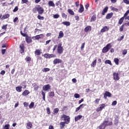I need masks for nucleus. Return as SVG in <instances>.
Segmentation results:
<instances>
[{
    "mask_svg": "<svg viewBox=\"0 0 129 129\" xmlns=\"http://www.w3.org/2000/svg\"><path fill=\"white\" fill-rule=\"evenodd\" d=\"M105 94L106 96H108V97H111V93H110V92H106Z\"/></svg>",
    "mask_w": 129,
    "mask_h": 129,
    "instance_id": "38",
    "label": "nucleus"
},
{
    "mask_svg": "<svg viewBox=\"0 0 129 129\" xmlns=\"http://www.w3.org/2000/svg\"><path fill=\"white\" fill-rule=\"evenodd\" d=\"M35 10H36V11L38 12L39 15H42V14L44 13V9H43V8L42 7L36 8L33 9V11H35Z\"/></svg>",
    "mask_w": 129,
    "mask_h": 129,
    "instance_id": "3",
    "label": "nucleus"
},
{
    "mask_svg": "<svg viewBox=\"0 0 129 129\" xmlns=\"http://www.w3.org/2000/svg\"><path fill=\"white\" fill-rule=\"evenodd\" d=\"M114 62L115 63L116 65H118L119 59H118L117 58H115L114 59Z\"/></svg>",
    "mask_w": 129,
    "mask_h": 129,
    "instance_id": "35",
    "label": "nucleus"
},
{
    "mask_svg": "<svg viewBox=\"0 0 129 129\" xmlns=\"http://www.w3.org/2000/svg\"><path fill=\"white\" fill-rule=\"evenodd\" d=\"M29 94H30V91L27 90H25L22 93L23 96H27V95H28Z\"/></svg>",
    "mask_w": 129,
    "mask_h": 129,
    "instance_id": "13",
    "label": "nucleus"
},
{
    "mask_svg": "<svg viewBox=\"0 0 129 129\" xmlns=\"http://www.w3.org/2000/svg\"><path fill=\"white\" fill-rule=\"evenodd\" d=\"M62 25L67 26V27L70 25V22L68 21H64L62 23Z\"/></svg>",
    "mask_w": 129,
    "mask_h": 129,
    "instance_id": "31",
    "label": "nucleus"
},
{
    "mask_svg": "<svg viewBox=\"0 0 129 129\" xmlns=\"http://www.w3.org/2000/svg\"><path fill=\"white\" fill-rule=\"evenodd\" d=\"M35 55H40V54H42V52H41V50L39 49H36L35 51Z\"/></svg>",
    "mask_w": 129,
    "mask_h": 129,
    "instance_id": "29",
    "label": "nucleus"
},
{
    "mask_svg": "<svg viewBox=\"0 0 129 129\" xmlns=\"http://www.w3.org/2000/svg\"><path fill=\"white\" fill-rule=\"evenodd\" d=\"M38 89H39V86L37 85H34V90H35V91H37V90H38Z\"/></svg>",
    "mask_w": 129,
    "mask_h": 129,
    "instance_id": "53",
    "label": "nucleus"
},
{
    "mask_svg": "<svg viewBox=\"0 0 129 129\" xmlns=\"http://www.w3.org/2000/svg\"><path fill=\"white\" fill-rule=\"evenodd\" d=\"M82 106H85V104H82L81 105H80V106H79L78 107H77L76 109V112H77V111H79V110H80V109L81 108V107Z\"/></svg>",
    "mask_w": 129,
    "mask_h": 129,
    "instance_id": "23",
    "label": "nucleus"
},
{
    "mask_svg": "<svg viewBox=\"0 0 129 129\" xmlns=\"http://www.w3.org/2000/svg\"><path fill=\"white\" fill-rule=\"evenodd\" d=\"M84 12V7H83V5H80V8L79 10V13H83Z\"/></svg>",
    "mask_w": 129,
    "mask_h": 129,
    "instance_id": "21",
    "label": "nucleus"
},
{
    "mask_svg": "<svg viewBox=\"0 0 129 129\" xmlns=\"http://www.w3.org/2000/svg\"><path fill=\"white\" fill-rule=\"evenodd\" d=\"M105 107V104H102L100 105V107L97 108V109H96V111H97V112H98V111H101V110H102V109Z\"/></svg>",
    "mask_w": 129,
    "mask_h": 129,
    "instance_id": "7",
    "label": "nucleus"
},
{
    "mask_svg": "<svg viewBox=\"0 0 129 129\" xmlns=\"http://www.w3.org/2000/svg\"><path fill=\"white\" fill-rule=\"evenodd\" d=\"M34 106H35V103L34 102H32L29 105V107L30 109H31V108H33Z\"/></svg>",
    "mask_w": 129,
    "mask_h": 129,
    "instance_id": "33",
    "label": "nucleus"
},
{
    "mask_svg": "<svg viewBox=\"0 0 129 129\" xmlns=\"http://www.w3.org/2000/svg\"><path fill=\"white\" fill-rule=\"evenodd\" d=\"M42 95L43 96V100H44V101H46V98H45V96H46V94H45V92H44L43 91L42 92Z\"/></svg>",
    "mask_w": 129,
    "mask_h": 129,
    "instance_id": "36",
    "label": "nucleus"
},
{
    "mask_svg": "<svg viewBox=\"0 0 129 129\" xmlns=\"http://www.w3.org/2000/svg\"><path fill=\"white\" fill-rule=\"evenodd\" d=\"M105 64H109L110 66H112V63H111V61L108 59H107L105 61Z\"/></svg>",
    "mask_w": 129,
    "mask_h": 129,
    "instance_id": "32",
    "label": "nucleus"
},
{
    "mask_svg": "<svg viewBox=\"0 0 129 129\" xmlns=\"http://www.w3.org/2000/svg\"><path fill=\"white\" fill-rule=\"evenodd\" d=\"M10 18V14H5L1 18V20L3 21V20H6V19H9Z\"/></svg>",
    "mask_w": 129,
    "mask_h": 129,
    "instance_id": "10",
    "label": "nucleus"
},
{
    "mask_svg": "<svg viewBox=\"0 0 129 129\" xmlns=\"http://www.w3.org/2000/svg\"><path fill=\"white\" fill-rule=\"evenodd\" d=\"M38 36H39V38L40 39H43V38H44V35L43 34L38 35Z\"/></svg>",
    "mask_w": 129,
    "mask_h": 129,
    "instance_id": "64",
    "label": "nucleus"
},
{
    "mask_svg": "<svg viewBox=\"0 0 129 129\" xmlns=\"http://www.w3.org/2000/svg\"><path fill=\"white\" fill-rule=\"evenodd\" d=\"M111 124H112V122H110L107 124V121H105L103 123L97 127V129H105L106 125H111Z\"/></svg>",
    "mask_w": 129,
    "mask_h": 129,
    "instance_id": "1",
    "label": "nucleus"
},
{
    "mask_svg": "<svg viewBox=\"0 0 129 129\" xmlns=\"http://www.w3.org/2000/svg\"><path fill=\"white\" fill-rule=\"evenodd\" d=\"M91 31V27L88 26L85 28V32L87 33L88 32H90Z\"/></svg>",
    "mask_w": 129,
    "mask_h": 129,
    "instance_id": "24",
    "label": "nucleus"
},
{
    "mask_svg": "<svg viewBox=\"0 0 129 129\" xmlns=\"http://www.w3.org/2000/svg\"><path fill=\"white\" fill-rule=\"evenodd\" d=\"M123 2L127 5H129V1L128 0H123Z\"/></svg>",
    "mask_w": 129,
    "mask_h": 129,
    "instance_id": "62",
    "label": "nucleus"
},
{
    "mask_svg": "<svg viewBox=\"0 0 129 129\" xmlns=\"http://www.w3.org/2000/svg\"><path fill=\"white\" fill-rule=\"evenodd\" d=\"M82 118V115H79L75 117V121H78V120H79V119H81Z\"/></svg>",
    "mask_w": 129,
    "mask_h": 129,
    "instance_id": "20",
    "label": "nucleus"
},
{
    "mask_svg": "<svg viewBox=\"0 0 129 129\" xmlns=\"http://www.w3.org/2000/svg\"><path fill=\"white\" fill-rule=\"evenodd\" d=\"M108 49L106 48V47H104L102 49L103 53H106L107 52H108Z\"/></svg>",
    "mask_w": 129,
    "mask_h": 129,
    "instance_id": "37",
    "label": "nucleus"
},
{
    "mask_svg": "<svg viewBox=\"0 0 129 129\" xmlns=\"http://www.w3.org/2000/svg\"><path fill=\"white\" fill-rule=\"evenodd\" d=\"M33 38H34L35 40H40V36H39V35L33 37Z\"/></svg>",
    "mask_w": 129,
    "mask_h": 129,
    "instance_id": "48",
    "label": "nucleus"
},
{
    "mask_svg": "<svg viewBox=\"0 0 129 129\" xmlns=\"http://www.w3.org/2000/svg\"><path fill=\"white\" fill-rule=\"evenodd\" d=\"M44 56L45 58H46V59H48V58H50V54L45 53V54H44Z\"/></svg>",
    "mask_w": 129,
    "mask_h": 129,
    "instance_id": "43",
    "label": "nucleus"
},
{
    "mask_svg": "<svg viewBox=\"0 0 129 129\" xmlns=\"http://www.w3.org/2000/svg\"><path fill=\"white\" fill-rule=\"evenodd\" d=\"M20 48L21 53H24V51H25V46L24 45V44L20 45Z\"/></svg>",
    "mask_w": 129,
    "mask_h": 129,
    "instance_id": "15",
    "label": "nucleus"
},
{
    "mask_svg": "<svg viewBox=\"0 0 129 129\" xmlns=\"http://www.w3.org/2000/svg\"><path fill=\"white\" fill-rule=\"evenodd\" d=\"M74 97H75V98H79V97H80V95L76 93V94H75Z\"/></svg>",
    "mask_w": 129,
    "mask_h": 129,
    "instance_id": "50",
    "label": "nucleus"
},
{
    "mask_svg": "<svg viewBox=\"0 0 129 129\" xmlns=\"http://www.w3.org/2000/svg\"><path fill=\"white\" fill-rule=\"evenodd\" d=\"M20 33H21V34L22 35V36H23V37H26L28 36V34L23 33L22 31H21Z\"/></svg>",
    "mask_w": 129,
    "mask_h": 129,
    "instance_id": "49",
    "label": "nucleus"
},
{
    "mask_svg": "<svg viewBox=\"0 0 129 129\" xmlns=\"http://www.w3.org/2000/svg\"><path fill=\"white\" fill-rule=\"evenodd\" d=\"M25 60H26V61H31V57H27L25 58Z\"/></svg>",
    "mask_w": 129,
    "mask_h": 129,
    "instance_id": "61",
    "label": "nucleus"
},
{
    "mask_svg": "<svg viewBox=\"0 0 129 129\" xmlns=\"http://www.w3.org/2000/svg\"><path fill=\"white\" fill-rule=\"evenodd\" d=\"M117 103V102L116 101H114L112 103V106H114V105H116V104Z\"/></svg>",
    "mask_w": 129,
    "mask_h": 129,
    "instance_id": "60",
    "label": "nucleus"
},
{
    "mask_svg": "<svg viewBox=\"0 0 129 129\" xmlns=\"http://www.w3.org/2000/svg\"><path fill=\"white\" fill-rule=\"evenodd\" d=\"M65 123H66V122H61L60 123V129H63L64 128V126H65Z\"/></svg>",
    "mask_w": 129,
    "mask_h": 129,
    "instance_id": "27",
    "label": "nucleus"
},
{
    "mask_svg": "<svg viewBox=\"0 0 129 129\" xmlns=\"http://www.w3.org/2000/svg\"><path fill=\"white\" fill-rule=\"evenodd\" d=\"M124 20V17H121L120 19H119V21H118V24H119V25H121V24H122V23H123V20Z\"/></svg>",
    "mask_w": 129,
    "mask_h": 129,
    "instance_id": "26",
    "label": "nucleus"
},
{
    "mask_svg": "<svg viewBox=\"0 0 129 129\" xmlns=\"http://www.w3.org/2000/svg\"><path fill=\"white\" fill-rule=\"evenodd\" d=\"M26 81H23L21 83V85H22V86H23V89H25V88H26L27 87V85H26Z\"/></svg>",
    "mask_w": 129,
    "mask_h": 129,
    "instance_id": "25",
    "label": "nucleus"
},
{
    "mask_svg": "<svg viewBox=\"0 0 129 129\" xmlns=\"http://www.w3.org/2000/svg\"><path fill=\"white\" fill-rule=\"evenodd\" d=\"M96 21V16L93 15L90 20V22H95Z\"/></svg>",
    "mask_w": 129,
    "mask_h": 129,
    "instance_id": "30",
    "label": "nucleus"
},
{
    "mask_svg": "<svg viewBox=\"0 0 129 129\" xmlns=\"http://www.w3.org/2000/svg\"><path fill=\"white\" fill-rule=\"evenodd\" d=\"M46 110H47V114H50V113H51V111H50V108L47 107V108H46Z\"/></svg>",
    "mask_w": 129,
    "mask_h": 129,
    "instance_id": "54",
    "label": "nucleus"
},
{
    "mask_svg": "<svg viewBox=\"0 0 129 129\" xmlns=\"http://www.w3.org/2000/svg\"><path fill=\"white\" fill-rule=\"evenodd\" d=\"M22 4H27L28 3V0H22Z\"/></svg>",
    "mask_w": 129,
    "mask_h": 129,
    "instance_id": "63",
    "label": "nucleus"
},
{
    "mask_svg": "<svg viewBox=\"0 0 129 129\" xmlns=\"http://www.w3.org/2000/svg\"><path fill=\"white\" fill-rule=\"evenodd\" d=\"M48 6L49 7H55V4H54V2H53V1H49L48 2Z\"/></svg>",
    "mask_w": 129,
    "mask_h": 129,
    "instance_id": "28",
    "label": "nucleus"
},
{
    "mask_svg": "<svg viewBox=\"0 0 129 129\" xmlns=\"http://www.w3.org/2000/svg\"><path fill=\"white\" fill-rule=\"evenodd\" d=\"M23 104H24V106L25 107H28V106H29V103L26 102H25L23 103Z\"/></svg>",
    "mask_w": 129,
    "mask_h": 129,
    "instance_id": "51",
    "label": "nucleus"
},
{
    "mask_svg": "<svg viewBox=\"0 0 129 129\" xmlns=\"http://www.w3.org/2000/svg\"><path fill=\"white\" fill-rule=\"evenodd\" d=\"M37 18L38 19V20H44V19H45V18H44V17L41 16L40 15H38Z\"/></svg>",
    "mask_w": 129,
    "mask_h": 129,
    "instance_id": "44",
    "label": "nucleus"
},
{
    "mask_svg": "<svg viewBox=\"0 0 129 129\" xmlns=\"http://www.w3.org/2000/svg\"><path fill=\"white\" fill-rule=\"evenodd\" d=\"M42 71L43 72H48V71H50V69L45 68L42 70Z\"/></svg>",
    "mask_w": 129,
    "mask_h": 129,
    "instance_id": "41",
    "label": "nucleus"
},
{
    "mask_svg": "<svg viewBox=\"0 0 129 129\" xmlns=\"http://www.w3.org/2000/svg\"><path fill=\"white\" fill-rule=\"evenodd\" d=\"M68 12L70 15L74 16V12H73V11H72L71 9H69Z\"/></svg>",
    "mask_w": 129,
    "mask_h": 129,
    "instance_id": "40",
    "label": "nucleus"
},
{
    "mask_svg": "<svg viewBox=\"0 0 129 129\" xmlns=\"http://www.w3.org/2000/svg\"><path fill=\"white\" fill-rule=\"evenodd\" d=\"M108 10V7H105L102 12V16H104V15H105L106 13H107V11Z\"/></svg>",
    "mask_w": 129,
    "mask_h": 129,
    "instance_id": "17",
    "label": "nucleus"
},
{
    "mask_svg": "<svg viewBox=\"0 0 129 129\" xmlns=\"http://www.w3.org/2000/svg\"><path fill=\"white\" fill-rule=\"evenodd\" d=\"M18 10H19V8H18V7L16 6L13 10L14 13H16V12H17Z\"/></svg>",
    "mask_w": 129,
    "mask_h": 129,
    "instance_id": "56",
    "label": "nucleus"
},
{
    "mask_svg": "<svg viewBox=\"0 0 129 129\" xmlns=\"http://www.w3.org/2000/svg\"><path fill=\"white\" fill-rule=\"evenodd\" d=\"M25 39L27 43H28V44H30V43L32 42V39L31 38V37H29V36L27 35Z\"/></svg>",
    "mask_w": 129,
    "mask_h": 129,
    "instance_id": "11",
    "label": "nucleus"
},
{
    "mask_svg": "<svg viewBox=\"0 0 129 129\" xmlns=\"http://www.w3.org/2000/svg\"><path fill=\"white\" fill-rule=\"evenodd\" d=\"M10 128V124H6L4 127V129H9Z\"/></svg>",
    "mask_w": 129,
    "mask_h": 129,
    "instance_id": "47",
    "label": "nucleus"
},
{
    "mask_svg": "<svg viewBox=\"0 0 129 129\" xmlns=\"http://www.w3.org/2000/svg\"><path fill=\"white\" fill-rule=\"evenodd\" d=\"M109 30V27L105 26L101 30V33H104V32H107Z\"/></svg>",
    "mask_w": 129,
    "mask_h": 129,
    "instance_id": "8",
    "label": "nucleus"
},
{
    "mask_svg": "<svg viewBox=\"0 0 129 129\" xmlns=\"http://www.w3.org/2000/svg\"><path fill=\"white\" fill-rule=\"evenodd\" d=\"M48 96H49V97L51 98H53V97L55 96V93L54 92H50L48 93Z\"/></svg>",
    "mask_w": 129,
    "mask_h": 129,
    "instance_id": "22",
    "label": "nucleus"
},
{
    "mask_svg": "<svg viewBox=\"0 0 129 129\" xmlns=\"http://www.w3.org/2000/svg\"><path fill=\"white\" fill-rule=\"evenodd\" d=\"M97 61L96 59H95V60H94L92 63L91 64V67H92L93 68H94V67H95V66H96V63H97Z\"/></svg>",
    "mask_w": 129,
    "mask_h": 129,
    "instance_id": "19",
    "label": "nucleus"
},
{
    "mask_svg": "<svg viewBox=\"0 0 129 129\" xmlns=\"http://www.w3.org/2000/svg\"><path fill=\"white\" fill-rule=\"evenodd\" d=\"M112 16H113V13H109V14H107V15L106 16V19H107V20L111 19V18L112 17Z\"/></svg>",
    "mask_w": 129,
    "mask_h": 129,
    "instance_id": "12",
    "label": "nucleus"
},
{
    "mask_svg": "<svg viewBox=\"0 0 129 129\" xmlns=\"http://www.w3.org/2000/svg\"><path fill=\"white\" fill-rule=\"evenodd\" d=\"M60 63H62V60L60 59L56 58L53 60V64H59Z\"/></svg>",
    "mask_w": 129,
    "mask_h": 129,
    "instance_id": "9",
    "label": "nucleus"
},
{
    "mask_svg": "<svg viewBox=\"0 0 129 129\" xmlns=\"http://www.w3.org/2000/svg\"><path fill=\"white\" fill-rule=\"evenodd\" d=\"M22 88H23L22 86H19L16 87V90L17 92H22Z\"/></svg>",
    "mask_w": 129,
    "mask_h": 129,
    "instance_id": "14",
    "label": "nucleus"
},
{
    "mask_svg": "<svg viewBox=\"0 0 129 129\" xmlns=\"http://www.w3.org/2000/svg\"><path fill=\"white\" fill-rule=\"evenodd\" d=\"M61 118L65 121L64 122H66L67 124H68L69 122H70V117H69V116L63 114L61 115Z\"/></svg>",
    "mask_w": 129,
    "mask_h": 129,
    "instance_id": "2",
    "label": "nucleus"
},
{
    "mask_svg": "<svg viewBox=\"0 0 129 129\" xmlns=\"http://www.w3.org/2000/svg\"><path fill=\"white\" fill-rule=\"evenodd\" d=\"M63 37H64V33H63V31H60L58 36V39H61V38H63Z\"/></svg>",
    "mask_w": 129,
    "mask_h": 129,
    "instance_id": "18",
    "label": "nucleus"
},
{
    "mask_svg": "<svg viewBox=\"0 0 129 129\" xmlns=\"http://www.w3.org/2000/svg\"><path fill=\"white\" fill-rule=\"evenodd\" d=\"M85 46V43H83L82 44V46L81 47V50H83V48H84Z\"/></svg>",
    "mask_w": 129,
    "mask_h": 129,
    "instance_id": "58",
    "label": "nucleus"
},
{
    "mask_svg": "<svg viewBox=\"0 0 129 129\" xmlns=\"http://www.w3.org/2000/svg\"><path fill=\"white\" fill-rule=\"evenodd\" d=\"M118 123V119H115L114 120V124H115V125H117Z\"/></svg>",
    "mask_w": 129,
    "mask_h": 129,
    "instance_id": "55",
    "label": "nucleus"
},
{
    "mask_svg": "<svg viewBox=\"0 0 129 129\" xmlns=\"http://www.w3.org/2000/svg\"><path fill=\"white\" fill-rule=\"evenodd\" d=\"M33 127V124H32V123L31 122H29L27 123L26 128L28 129H30Z\"/></svg>",
    "mask_w": 129,
    "mask_h": 129,
    "instance_id": "16",
    "label": "nucleus"
},
{
    "mask_svg": "<svg viewBox=\"0 0 129 129\" xmlns=\"http://www.w3.org/2000/svg\"><path fill=\"white\" fill-rule=\"evenodd\" d=\"M123 28H124V26L123 25V24L120 26L119 27V31L120 32H122L123 31Z\"/></svg>",
    "mask_w": 129,
    "mask_h": 129,
    "instance_id": "46",
    "label": "nucleus"
},
{
    "mask_svg": "<svg viewBox=\"0 0 129 129\" xmlns=\"http://www.w3.org/2000/svg\"><path fill=\"white\" fill-rule=\"evenodd\" d=\"M127 53V50L126 49H124L122 50V55H126Z\"/></svg>",
    "mask_w": 129,
    "mask_h": 129,
    "instance_id": "42",
    "label": "nucleus"
},
{
    "mask_svg": "<svg viewBox=\"0 0 129 129\" xmlns=\"http://www.w3.org/2000/svg\"><path fill=\"white\" fill-rule=\"evenodd\" d=\"M57 53H58V54H62V53H63V47H62L61 43H59L58 45Z\"/></svg>",
    "mask_w": 129,
    "mask_h": 129,
    "instance_id": "4",
    "label": "nucleus"
},
{
    "mask_svg": "<svg viewBox=\"0 0 129 129\" xmlns=\"http://www.w3.org/2000/svg\"><path fill=\"white\" fill-rule=\"evenodd\" d=\"M7 27H8V25L6 24L5 25H4L3 27H2V29L3 30H7Z\"/></svg>",
    "mask_w": 129,
    "mask_h": 129,
    "instance_id": "59",
    "label": "nucleus"
},
{
    "mask_svg": "<svg viewBox=\"0 0 129 129\" xmlns=\"http://www.w3.org/2000/svg\"><path fill=\"white\" fill-rule=\"evenodd\" d=\"M58 111H59V109L58 108H55L53 110V114H54V115H56V114L58 113Z\"/></svg>",
    "mask_w": 129,
    "mask_h": 129,
    "instance_id": "34",
    "label": "nucleus"
},
{
    "mask_svg": "<svg viewBox=\"0 0 129 129\" xmlns=\"http://www.w3.org/2000/svg\"><path fill=\"white\" fill-rule=\"evenodd\" d=\"M129 14V10H127L126 13L124 14L123 18H125Z\"/></svg>",
    "mask_w": 129,
    "mask_h": 129,
    "instance_id": "52",
    "label": "nucleus"
},
{
    "mask_svg": "<svg viewBox=\"0 0 129 129\" xmlns=\"http://www.w3.org/2000/svg\"><path fill=\"white\" fill-rule=\"evenodd\" d=\"M113 79L115 81L119 80V77L118 76V73H113Z\"/></svg>",
    "mask_w": 129,
    "mask_h": 129,
    "instance_id": "6",
    "label": "nucleus"
},
{
    "mask_svg": "<svg viewBox=\"0 0 129 129\" xmlns=\"http://www.w3.org/2000/svg\"><path fill=\"white\" fill-rule=\"evenodd\" d=\"M106 48L109 51V49L111 48V44L109 43L107 44L106 46Z\"/></svg>",
    "mask_w": 129,
    "mask_h": 129,
    "instance_id": "39",
    "label": "nucleus"
},
{
    "mask_svg": "<svg viewBox=\"0 0 129 129\" xmlns=\"http://www.w3.org/2000/svg\"><path fill=\"white\" fill-rule=\"evenodd\" d=\"M100 101V99H96L95 100V103H97V104H98Z\"/></svg>",
    "mask_w": 129,
    "mask_h": 129,
    "instance_id": "57",
    "label": "nucleus"
},
{
    "mask_svg": "<svg viewBox=\"0 0 129 129\" xmlns=\"http://www.w3.org/2000/svg\"><path fill=\"white\" fill-rule=\"evenodd\" d=\"M42 89L44 91H49V90L51 89V86H50L49 84L44 85Z\"/></svg>",
    "mask_w": 129,
    "mask_h": 129,
    "instance_id": "5",
    "label": "nucleus"
},
{
    "mask_svg": "<svg viewBox=\"0 0 129 129\" xmlns=\"http://www.w3.org/2000/svg\"><path fill=\"white\" fill-rule=\"evenodd\" d=\"M60 17V15L59 14H55L53 15L54 19H58Z\"/></svg>",
    "mask_w": 129,
    "mask_h": 129,
    "instance_id": "45",
    "label": "nucleus"
}]
</instances>
